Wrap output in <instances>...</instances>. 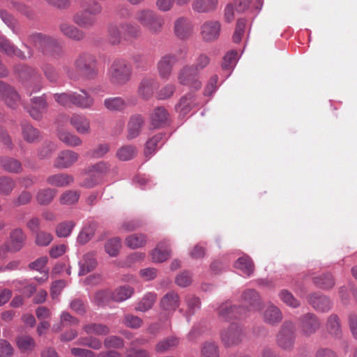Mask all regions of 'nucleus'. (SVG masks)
I'll use <instances>...</instances> for the list:
<instances>
[{"label": "nucleus", "mask_w": 357, "mask_h": 357, "mask_svg": "<svg viewBox=\"0 0 357 357\" xmlns=\"http://www.w3.org/2000/svg\"><path fill=\"white\" fill-rule=\"evenodd\" d=\"M132 67L123 59H116L108 68V78L114 86H122L128 84L132 77Z\"/></svg>", "instance_id": "obj_1"}, {"label": "nucleus", "mask_w": 357, "mask_h": 357, "mask_svg": "<svg viewBox=\"0 0 357 357\" xmlns=\"http://www.w3.org/2000/svg\"><path fill=\"white\" fill-rule=\"evenodd\" d=\"M83 9L76 13L73 17V22L79 27L91 29L97 24L96 15L102 13V7L97 1L91 3L83 4Z\"/></svg>", "instance_id": "obj_2"}, {"label": "nucleus", "mask_w": 357, "mask_h": 357, "mask_svg": "<svg viewBox=\"0 0 357 357\" xmlns=\"http://www.w3.org/2000/svg\"><path fill=\"white\" fill-rule=\"evenodd\" d=\"M73 65L86 79H93L98 77V60L93 54L88 52H81L75 59Z\"/></svg>", "instance_id": "obj_3"}, {"label": "nucleus", "mask_w": 357, "mask_h": 357, "mask_svg": "<svg viewBox=\"0 0 357 357\" xmlns=\"http://www.w3.org/2000/svg\"><path fill=\"white\" fill-rule=\"evenodd\" d=\"M296 340V327L291 321H285L276 335V344L283 350L291 351Z\"/></svg>", "instance_id": "obj_4"}, {"label": "nucleus", "mask_w": 357, "mask_h": 357, "mask_svg": "<svg viewBox=\"0 0 357 357\" xmlns=\"http://www.w3.org/2000/svg\"><path fill=\"white\" fill-rule=\"evenodd\" d=\"M177 79L181 85L188 86L196 91L202 87L199 73L190 65H186L180 69Z\"/></svg>", "instance_id": "obj_5"}, {"label": "nucleus", "mask_w": 357, "mask_h": 357, "mask_svg": "<svg viewBox=\"0 0 357 357\" xmlns=\"http://www.w3.org/2000/svg\"><path fill=\"white\" fill-rule=\"evenodd\" d=\"M245 336L243 328L237 324H231L221 333V340L226 347L238 345L243 342Z\"/></svg>", "instance_id": "obj_6"}, {"label": "nucleus", "mask_w": 357, "mask_h": 357, "mask_svg": "<svg viewBox=\"0 0 357 357\" xmlns=\"http://www.w3.org/2000/svg\"><path fill=\"white\" fill-rule=\"evenodd\" d=\"M298 326L301 335L310 337L319 329L321 322L314 314L307 312L300 317Z\"/></svg>", "instance_id": "obj_7"}, {"label": "nucleus", "mask_w": 357, "mask_h": 357, "mask_svg": "<svg viewBox=\"0 0 357 357\" xmlns=\"http://www.w3.org/2000/svg\"><path fill=\"white\" fill-rule=\"evenodd\" d=\"M58 29L61 35L74 42H82L86 38L84 31L66 20H62L58 24Z\"/></svg>", "instance_id": "obj_8"}, {"label": "nucleus", "mask_w": 357, "mask_h": 357, "mask_svg": "<svg viewBox=\"0 0 357 357\" xmlns=\"http://www.w3.org/2000/svg\"><path fill=\"white\" fill-rule=\"evenodd\" d=\"M218 317L224 321L241 319L246 315V310L242 305H232L228 302L222 303L218 308Z\"/></svg>", "instance_id": "obj_9"}, {"label": "nucleus", "mask_w": 357, "mask_h": 357, "mask_svg": "<svg viewBox=\"0 0 357 357\" xmlns=\"http://www.w3.org/2000/svg\"><path fill=\"white\" fill-rule=\"evenodd\" d=\"M24 45L28 49L27 54H25L21 50L13 45L5 36L0 35V50L9 56H15L21 60L31 58L33 56V50L29 47L27 44H24Z\"/></svg>", "instance_id": "obj_10"}, {"label": "nucleus", "mask_w": 357, "mask_h": 357, "mask_svg": "<svg viewBox=\"0 0 357 357\" xmlns=\"http://www.w3.org/2000/svg\"><path fill=\"white\" fill-rule=\"evenodd\" d=\"M193 29L190 20L184 16L178 17L174 22V33L181 40L189 39L192 35Z\"/></svg>", "instance_id": "obj_11"}, {"label": "nucleus", "mask_w": 357, "mask_h": 357, "mask_svg": "<svg viewBox=\"0 0 357 357\" xmlns=\"http://www.w3.org/2000/svg\"><path fill=\"white\" fill-rule=\"evenodd\" d=\"M26 239V236L22 229L20 228L15 229L10 231L9 239L3 248L12 252H18L24 247Z\"/></svg>", "instance_id": "obj_12"}, {"label": "nucleus", "mask_w": 357, "mask_h": 357, "mask_svg": "<svg viewBox=\"0 0 357 357\" xmlns=\"http://www.w3.org/2000/svg\"><path fill=\"white\" fill-rule=\"evenodd\" d=\"M221 24L217 20H208L201 26V36L205 42H212L218 38Z\"/></svg>", "instance_id": "obj_13"}, {"label": "nucleus", "mask_w": 357, "mask_h": 357, "mask_svg": "<svg viewBox=\"0 0 357 357\" xmlns=\"http://www.w3.org/2000/svg\"><path fill=\"white\" fill-rule=\"evenodd\" d=\"M158 88L155 78L144 77L142 79L137 89L138 96L143 100H148L153 97L154 91Z\"/></svg>", "instance_id": "obj_14"}, {"label": "nucleus", "mask_w": 357, "mask_h": 357, "mask_svg": "<svg viewBox=\"0 0 357 357\" xmlns=\"http://www.w3.org/2000/svg\"><path fill=\"white\" fill-rule=\"evenodd\" d=\"M176 63L175 58L170 54H166L161 56L157 63V70L160 77L165 80L169 79Z\"/></svg>", "instance_id": "obj_15"}, {"label": "nucleus", "mask_w": 357, "mask_h": 357, "mask_svg": "<svg viewBox=\"0 0 357 357\" xmlns=\"http://www.w3.org/2000/svg\"><path fill=\"white\" fill-rule=\"evenodd\" d=\"M79 159V154L71 150H65L59 153L54 162V167L57 169H67L75 164Z\"/></svg>", "instance_id": "obj_16"}, {"label": "nucleus", "mask_w": 357, "mask_h": 357, "mask_svg": "<svg viewBox=\"0 0 357 357\" xmlns=\"http://www.w3.org/2000/svg\"><path fill=\"white\" fill-rule=\"evenodd\" d=\"M144 124L145 119L142 115L139 114L132 115L127 125V139L130 140L138 137Z\"/></svg>", "instance_id": "obj_17"}, {"label": "nucleus", "mask_w": 357, "mask_h": 357, "mask_svg": "<svg viewBox=\"0 0 357 357\" xmlns=\"http://www.w3.org/2000/svg\"><path fill=\"white\" fill-rule=\"evenodd\" d=\"M47 109V102L45 96L31 99V106L27 109L30 116L35 120H40Z\"/></svg>", "instance_id": "obj_18"}, {"label": "nucleus", "mask_w": 357, "mask_h": 357, "mask_svg": "<svg viewBox=\"0 0 357 357\" xmlns=\"http://www.w3.org/2000/svg\"><path fill=\"white\" fill-rule=\"evenodd\" d=\"M42 54L53 59H59L65 55V50L57 38L51 36Z\"/></svg>", "instance_id": "obj_19"}, {"label": "nucleus", "mask_w": 357, "mask_h": 357, "mask_svg": "<svg viewBox=\"0 0 357 357\" xmlns=\"http://www.w3.org/2000/svg\"><path fill=\"white\" fill-rule=\"evenodd\" d=\"M1 98L5 104L11 109H16L20 104V97L16 90L4 83L1 91Z\"/></svg>", "instance_id": "obj_20"}, {"label": "nucleus", "mask_w": 357, "mask_h": 357, "mask_svg": "<svg viewBox=\"0 0 357 357\" xmlns=\"http://www.w3.org/2000/svg\"><path fill=\"white\" fill-rule=\"evenodd\" d=\"M159 304L163 311L173 312L179 307V296L176 291H169L161 298Z\"/></svg>", "instance_id": "obj_21"}, {"label": "nucleus", "mask_w": 357, "mask_h": 357, "mask_svg": "<svg viewBox=\"0 0 357 357\" xmlns=\"http://www.w3.org/2000/svg\"><path fill=\"white\" fill-rule=\"evenodd\" d=\"M199 105V102L197 96L192 93H189L183 96L179 102L176 105V110L181 115H185L190 111Z\"/></svg>", "instance_id": "obj_22"}, {"label": "nucleus", "mask_w": 357, "mask_h": 357, "mask_svg": "<svg viewBox=\"0 0 357 357\" xmlns=\"http://www.w3.org/2000/svg\"><path fill=\"white\" fill-rule=\"evenodd\" d=\"M169 114L162 106L155 108L150 115L151 125L153 128H160L167 124Z\"/></svg>", "instance_id": "obj_23"}, {"label": "nucleus", "mask_w": 357, "mask_h": 357, "mask_svg": "<svg viewBox=\"0 0 357 357\" xmlns=\"http://www.w3.org/2000/svg\"><path fill=\"white\" fill-rule=\"evenodd\" d=\"M241 301L249 306V310L259 311L261 309L262 303L259 295L254 289L245 290L242 294Z\"/></svg>", "instance_id": "obj_24"}, {"label": "nucleus", "mask_w": 357, "mask_h": 357, "mask_svg": "<svg viewBox=\"0 0 357 357\" xmlns=\"http://www.w3.org/2000/svg\"><path fill=\"white\" fill-rule=\"evenodd\" d=\"M307 302L314 309L323 312L328 311L332 307V303L326 296L317 293L310 294Z\"/></svg>", "instance_id": "obj_25"}, {"label": "nucleus", "mask_w": 357, "mask_h": 357, "mask_svg": "<svg viewBox=\"0 0 357 357\" xmlns=\"http://www.w3.org/2000/svg\"><path fill=\"white\" fill-rule=\"evenodd\" d=\"M74 181V178L72 175L66 173H58L50 175L46 178V183L51 185L57 188L66 187Z\"/></svg>", "instance_id": "obj_26"}, {"label": "nucleus", "mask_w": 357, "mask_h": 357, "mask_svg": "<svg viewBox=\"0 0 357 357\" xmlns=\"http://www.w3.org/2000/svg\"><path fill=\"white\" fill-rule=\"evenodd\" d=\"M120 28L125 40H136L142 35L140 26L130 22H121Z\"/></svg>", "instance_id": "obj_27"}, {"label": "nucleus", "mask_w": 357, "mask_h": 357, "mask_svg": "<svg viewBox=\"0 0 357 357\" xmlns=\"http://www.w3.org/2000/svg\"><path fill=\"white\" fill-rule=\"evenodd\" d=\"M79 275H84L93 270L97 266L96 254L93 252L85 254L82 260L79 262Z\"/></svg>", "instance_id": "obj_28"}, {"label": "nucleus", "mask_w": 357, "mask_h": 357, "mask_svg": "<svg viewBox=\"0 0 357 357\" xmlns=\"http://www.w3.org/2000/svg\"><path fill=\"white\" fill-rule=\"evenodd\" d=\"M51 36L41 32H32L27 36V43L42 53Z\"/></svg>", "instance_id": "obj_29"}, {"label": "nucleus", "mask_w": 357, "mask_h": 357, "mask_svg": "<svg viewBox=\"0 0 357 357\" xmlns=\"http://www.w3.org/2000/svg\"><path fill=\"white\" fill-rule=\"evenodd\" d=\"M57 190L54 188H45L39 189L36 194L35 199L40 206H48L56 196Z\"/></svg>", "instance_id": "obj_30"}, {"label": "nucleus", "mask_w": 357, "mask_h": 357, "mask_svg": "<svg viewBox=\"0 0 357 357\" xmlns=\"http://www.w3.org/2000/svg\"><path fill=\"white\" fill-rule=\"evenodd\" d=\"M9 8L12 10L29 20H32L34 17V10L29 5L26 4L24 1L20 0H10Z\"/></svg>", "instance_id": "obj_31"}, {"label": "nucleus", "mask_w": 357, "mask_h": 357, "mask_svg": "<svg viewBox=\"0 0 357 357\" xmlns=\"http://www.w3.org/2000/svg\"><path fill=\"white\" fill-rule=\"evenodd\" d=\"M282 317L281 310L273 304L269 305L263 314L264 321L270 325L280 323L282 320Z\"/></svg>", "instance_id": "obj_32"}, {"label": "nucleus", "mask_w": 357, "mask_h": 357, "mask_svg": "<svg viewBox=\"0 0 357 357\" xmlns=\"http://www.w3.org/2000/svg\"><path fill=\"white\" fill-rule=\"evenodd\" d=\"M218 0H194L192 3V10L198 13H207L214 11Z\"/></svg>", "instance_id": "obj_33"}, {"label": "nucleus", "mask_w": 357, "mask_h": 357, "mask_svg": "<svg viewBox=\"0 0 357 357\" xmlns=\"http://www.w3.org/2000/svg\"><path fill=\"white\" fill-rule=\"evenodd\" d=\"M70 123L76 131L80 134H88L90 132L89 121L83 115L73 114L70 119Z\"/></svg>", "instance_id": "obj_34"}, {"label": "nucleus", "mask_w": 357, "mask_h": 357, "mask_svg": "<svg viewBox=\"0 0 357 357\" xmlns=\"http://www.w3.org/2000/svg\"><path fill=\"white\" fill-rule=\"evenodd\" d=\"M107 33V40L109 44L119 45L121 43L123 36L122 34V30L120 28V23L119 24L114 22L109 24Z\"/></svg>", "instance_id": "obj_35"}, {"label": "nucleus", "mask_w": 357, "mask_h": 357, "mask_svg": "<svg viewBox=\"0 0 357 357\" xmlns=\"http://www.w3.org/2000/svg\"><path fill=\"white\" fill-rule=\"evenodd\" d=\"M0 166L6 172L19 174L22 172L21 162L14 158L3 157L0 159Z\"/></svg>", "instance_id": "obj_36"}, {"label": "nucleus", "mask_w": 357, "mask_h": 357, "mask_svg": "<svg viewBox=\"0 0 357 357\" xmlns=\"http://www.w3.org/2000/svg\"><path fill=\"white\" fill-rule=\"evenodd\" d=\"M234 267L241 270L248 276L251 275L255 271V264L250 257L243 255L239 257L234 263Z\"/></svg>", "instance_id": "obj_37"}, {"label": "nucleus", "mask_w": 357, "mask_h": 357, "mask_svg": "<svg viewBox=\"0 0 357 357\" xmlns=\"http://www.w3.org/2000/svg\"><path fill=\"white\" fill-rule=\"evenodd\" d=\"M21 128L23 139L26 142L33 143L40 138V131L30 123L26 122L22 123Z\"/></svg>", "instance_id": "obj_38"}, {"label": "nucleus", "mask_w": 357, "mask_h": 357, "mask_svg": "<svg viewBox=\"0 0 357 357\" xmlns=\"http://www.w3.org/2000/svg\"><path fill=\"white\" fill-rule=\"evenodd\" d=\"M144 29L151 34H159L162 32L165 24L164 18L155 12Z\"/></svg>", "instance_id": "obj_39"}, {"label": "nucleus", "mask_w": 357, "mask_h": 357, "mask_svg": "<svg viewBox=\"0 0 357 357\" xmlns=\"http://www.w3.org/2000/svg\"><path fill=\"white\" fill-rule=\"evenodd\" d=\"M93 102V98L86 91H82V94L73 93L72 105H75L82 109H88L92 107Z\"/></svg>", "instance_id": "obj_40"}, {"label": "nucleus", "mask_w": 357, "mask_h": 357, "mask_svg": "<svg viewBox=\"0 0 357 357\" xmlns=\"http://www.w3.org/2000/svg\"><path fill=\"white\" fill-rule=\"evenodd\" d=\"M82 328L88 335H107L110 333L109 326L99 323H89L84 325Z\"/></svg>", "instance_id": "obj_41"}, {"label": "nucleus", "mask_w": 357, "mask_h": 357, "mask_svg": "<svg viewBox=\"0 0 357 357\" xmlns=\"http://www.w3.org/2000/svg\"><path fill=\"white\" fill-rule=\"evenodd\" d=\"M79 319L72 316L69 312H63L60 317V323L52 327L54 332L61 331L63 327L77 326L79 324Z\"/></svg>", "instance_id": "obj_42"}, {"label": "nucleus", "mask_w": 357, "mask_h": 357, "mask_svg": "<svg viewBox=\"0 0 357 357\" xmlns=\"http://www.w3.org/2000/svg\"><path fill=\"white\" fill-rule=\"evenodd\" d=\"M168 242L166 241H161L158 244L157 247L151 252L153 261L158 263L163 262L170 257V250H161L163 248H166Z\"/></svg>", "instance_id": "obj_43"}, {"label": "nucleus", "mask_w": 357, "mask_h": 357, "mask_svg": "<svg viewBox=\"0 0 357 357\" xmlns=\"http://www.w3.org/2000/svg\"><path fill=\"white\" fill-rule=\"evenodd\" d=\"M157 295L155 293L149 292L146 294L140 301L137 304L135 310L139 312H146L151 309L155 303Z\"/></svg>", "instance_id": "obj_44"}, {"label": "nucleus", "mask_w": 357, "mask_h": 357, "mask_svg": "<svg viewBox=\"0 0 357 357\" xmlns=\"http://www.w3.org/2000/svg\"><path fill=\"white\" fill-rule=\"evenodd\" d=\"M147 238L144 234H134L126 237L125 243L126 246L131 249H137L144 246L146 243Z\"/></svg>", "instance_id": "obj_45"}, {"label": "nucleus", "mask_w": 357, "mask_h": 357, "mask_svg": "<svg viewBox=\"0 0 357 357\" xmlns=\"http://www.w3.org/2000/svg\"><path fill=\"white\" fill-rule=\"evenodd\" d=\"M97 227V223L94 222L86 225L79 232L77 236V242L80 244L87 243L94 236Z\"/></svg>", "instance_id": "obj_46"}, {"label": "nucleus", "mask_w": 357, "mask_h": 357, "mask_svg": "<svg viewBox=\"0 0 357 357\" xmlns=\"http://www.w3.org/2000/svg\"><path fill=\"white\" fill-rule=\"evenodd\" d=\"M132 287L125 285L120 287L112 292V300L116 302H122L129 298L133 294Z\"/></svg>", "instance_id": "obj_47"}, {"label": "nucleus", "mask_w": 357, "mask_h": 357, "mask_svg": "<svg viewBox=\"0 0 357 357\" xmlns=\"http://www.w3.org/2000/svg\"><path fill=\"white\" fill-rule=\"evenodd\" d=\"M312 282L319 288L330 289L334 284L333 275L331 273H323L321 275L314 277Z\"/></svg>", "instance_id": "obj_48"}, {"label": "nucleus", "mask_w": 357, "mask_h": 357, "mask_svg": "<svg viewBox=\"0 0 357 357\" xmlns=\"http://www.w3.org/2000/svg\"><path fill=\"white\" fill-rule=\"evenodd\" d=\"M104 106L111 112L122 111L127 107L126 101L121 97L106 98L104 100Z\"/></svg>", "instance_id": "obj_49"}, {"label": "nucleus", "mask_w": 357, "mask_h": 357, "mask_svg": "<svg viewBox=\"0 0 357 357\" xmlns=\"http://www.w3.org/2000/svg\"><path fill=\"white\" fill-rule=\"evenodd\" d=\"M201 357H220V350L214 342H205L201 345Z\"/></svg>", "instance_id": "obj_50"}, {"label": "nucleus", "mask_w": 357, "mask_h": 357, "mask_svg": "<svg viewBox=\"0 0 357 357\" xmlns=\"http://www.w3.org/2000/svg\"><path fill=\"white\" fill-rule=\"evenodd\" d=\"M179 344V340L174 337H169L164 339L155 345V350L158 353H165L176 347Z\"/></svg>", "instance_id": "obj_51"}, {"label": "nucleus", "mask_w": 357, "mask_h": 357, "mask_svg": "<svg viewBox=\"0 0 357 357\" xmlns=\"http://www.w3.org/2000/svg\"><path fill=\"white\" fill-rule=\"evenodd\" d=\"M16 344L21 352L31 351L36 343L34 340L29 335H21L16 338Z\"/></svg>", "instance_id": "obj_52"}, {"label": "nucleus", "mask_w": 357, "mask_h": 357, "mask_svg": "<svg viewBox=\"0 0 357 357\" xmlns=\"http://www.w3.org/2000/svg\"><path fill=\"white\" fill-rule=\"evenodd\" d=\"M40 68L45 77L49 82L52 83H56L59 81L60 75L52 64L45 62L42 64Z\"/></svg>", "instance_id": "obj_53"}, {"label": "nucleus", "mask_w": 357, "mask_h": 357, "mask_svg": "<svg viewBox=\"0 0 357 357\" xmlns=\"http://www.w3.org/2000/svg\"><path fill=\"white\" fill-rule=\"evenodd\" d=\"M0 17L5 24L9 26L12 31L18 34L20 33V25L17 20L7 10L1 9L0 10Z\"/></svg>", "instance_id": "obj_54"}, {"label": "nucleus", "mask_w": 357, "mask_h": 357, "mask_svg": "<svg viewBox=\"0 0 357 357\" xmlns=\"http://www.w3.org/2000/svg\"><path fill=\"white\" fill-rule=\"evenodd\" d=\"M137 154V149L133 145H126L119 148L116 152V157L121 161L132 160Z\"/></svg>", "instance_id": "obj_55"}, {"label": "nucleus", "mask_w": 357, "mask_h": 357, "mask_svg": "<svg viewBox=\"0 0 357 357\" xmlns=\"http://www.w3.org/2000/svg\"><path fill=\"white\" fill-rule=\"evenodd\" d=\"M76 344L80 346L88 347L94 350H99L102 347V342L93 336H87L79 337Z\"/></svg>", "instance_id": "obj_56"}, {"label": "nucleus", "mask_w": 357, "mask_h": 357, "mask_svg": "<svg viewBox=\"0 0 357 357\" xmlns=\"http://www.w3.org/2000/svg\"><path fill=\"white\" fill-rule=\"evenodd\" d=\"M154 13V10L147 8L138 9L135 14V20L144 28Z\"/></svg>", "instance_id": "obj_57"}, {"label": "nucleus", "mask_w": 357, "mask_h": 357, "mask_svg": "<svg viewBox=\"0 0 357 357\" xmlns=\"http://www.w3.org/2000/svg\"><path fill=\"white\" fill-rule=\"evenodd\" d=\"M121 248V241L119 237H114L107 240L105 245V251L110 257L117 256Z\"/></svg>", "instance_id": "obj_58"}, {"label": "nucleus", "mask_w": 357, "mask_h": 357, "mask_svg": "<svg viewBox=\"0 0 357 357\" xmlns=\"http://www.w3.org/2000/svg\"><path fill=\"white\" fill-rule=\"evenodd\" d=\"M165 134L160 132L150 138L146 144L144 154L146 157L151 155L156 150L158 144L162 140Z\"/></svg>", "instance_id": "obj_59"}, {"label": "nucleus", "mask_w": 357, "mask_h": 357, "mask_svg": "<svg viewBox=\"0 0 357 357\" xmlns=\"http://www.w3.org/2000/svg\"><path fill=\"white\" fill-rule=\"evenodd\" d=\"M58 136L61 141L69 146H77L82 144L78 136L68 132H60Z\"/></svg>", "instance_id": "obj_60"}, {"label": "nucleus", "mask_w": 357, "mask_h": 357, "mask_svg": "<svg viewBox=\"0 0 357 357\" xmlns=\"http://www.w3.org/2000/svg\"><path fill=\"white\" fill-rule=\"evenodd\" d=\"M185 301L187 304L186 315H193L196 310L200 308L201 301L199 298L194 295H188L185 297Z\"/></svg>", "instance_id": "obj_61"}, {"label": "nucleus", "mask_w": 357, "mask_h": 357, "mask_svg": "<svg viewBox=\"0 0 357 357\" xmlns=\"http://www.w3.org/2000/svg\"><path fill=\"white\" fill-rule=\"evenodd\" d=\"M56 150L54 144L50 141H45L38 149L37 155L39 159L44 160L50 158Z\"/></svg>", "instance_id": "obj_62"}, {"label": "nucleus", "mask_w": 357, "mask_h": 357, "mask_svg": "<svg viewBox=\"0 0 357 357\" xmlns=\"http://www.w3.org/2000/svg\"><path fill=\"white\" fill-rule=\"evenodd\" d=\"M75 225L73 221H66L58 224L55 230L56 236L59 238L68 236L71 234Z\"/></svg>", "instance_id": "obj_63"}, {"label": "nucleus", "mask_w": 357, "mask_h": 357, "mask_svg": "<svg viewBox=\"0 0 357 357\" xmlns=\"http://www.w3.org/2000/svg\"><path fill=\"white\" fill-rule=\"evenodd\" d=\"M15 187V181L9 176H0V194L9 195Z\"/></svg>", "instance_id": "obj_64"}]
</instances>
